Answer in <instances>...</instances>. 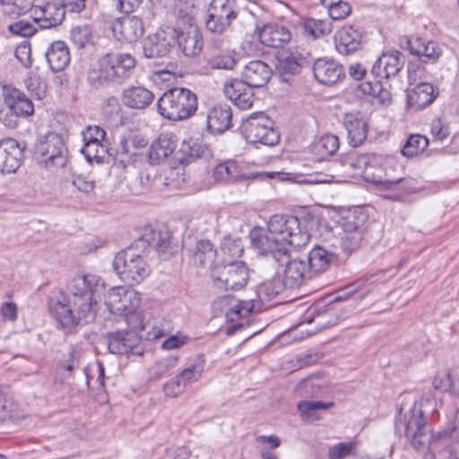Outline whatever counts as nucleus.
Here are the masks:
<instances>
[{
    "instance_id": "nucleus-1",
    "label": "nucleus",
    "mask_w": 459,
    "mask_h": 459,
    "mask_svg": "<svg viewBox=\"0 0 459 459\" xmlns=\"http://www.w3.org/2000/svg\"><path fill=\"white\" fill-rule=\"evenodd\" d=\"M102 286L101 279L94 274L74 277L67 284L71 297L60 292L51 298V316L68 332L74 329L81 321L85 324L93 322L99 308L96 293Z\"/></svg>"
},
{
    "instance_id": "nucleus-2",
    "label": "nucleus",
    "mask_w": 459,
    "mask_h": 459,
    "mask_svg": "<svg viewBox=\"0 0 459 459\" xmlns=\"http://www.w3.org/2000/svg\"><path fill=\"white\" fill-rule=\"evenodd\" d=\"M252 245L267 255H273L278 249L290 247L299 248L306 246L310 235L300 227L298 217L289 214L272 215L267 228L255 227L249 232Z\"/></svg>"
},
{
    "instance_id": "nucleus-3",
    "label": "nucleus",
    "mask_w": 459,
    "mask_h": 459,
    "mask_svg": "<svg viewBox=\"0 0 459 459\" xmlns=\"http://www.w3.org/2000/svg\"><path fill=\"white\" fill-rule=\"evenodd\" d=\"M423 403H403L396 406L395 428L411 441L416 450L428 449L424 459H435V452L446 435L438 433L435 437L429 433L422 409Z\"/></svg>"
},
{
    "instance_id": "nucleus-4",
    "label": "nucleus",
    "mask_w": 459,
    "mask_h": 459,
    "mask_svg": "<svg viewBox=\"0 0 459 459\" xmlns=\"http://www.w3.org/2000/svg\"><path fill=\"white\" fill-rule=\"evenodd\" d=\"M135 64L130 54L107 53L90 65L87 80L96 88L106 83L122 84L132 76Z\"/></svg>"
},
{
    "instance_id": "nucleus-5",
    "label": "nucleus",
    "mask_w": 459,
    "mask_h": 459,
    "mask_svg": "<svg viewBox=\"0 0 459 459\" xmlns=\"http://www.w3.org/2000/svg\"><path fill=\"white\" fill-rule=\"evenodd\" d=\"M197 97L189 89L175 87L165 91L158 100V111L169 120L187 119L197 109Z\"/></svg>"
},
{
    "instance_id": "nucleus-6",
    "label": "nucleus",
    "mask_w": 459,
    "mask_h": 459,
    "mask_svg": "<svg viewBox=\"0 0 459 459\" xmlns=\"http://www.w3.org/2000/svg\"><path fill=\"white\" fill-rule=\"evenodd\" d=\"M133 245L118 252L113 260V268L120 279L129 285L142 282L150 273V267L145 260L135 251Z\"/></svg>"
},
{
    "instance_id": "nucleus-7",
    "label": "nucleus",
    "mask_w": 459,
    "mask_h": 459,
    "mask_svg": "<svg viewBox=\"0 0 459 459\" xmlns=\"http://www.w3.org/2000/svg\"><path fill=\"white\" fill-rule=\"evenodd\" d=\"M273 125V121L264 112H257L251 114L243 121L241 131L249 143L273 146L280 140Z\"/></svg>"
},
{
    "instance_id": "nucleus-8",
    "label": "nucleus",
    "mask_w": 459,
    "mask_h": 459,
    "mask_svg": "<svg viewBox=\"0 0 459 459\" xmlns=\"http://www.w3.org/2000/svg\"><path fill=\"white\" fill-rule=\"evenodd\" d=\"M212 278L214 285L220 290H238L247 285L249 272L242 261L224 262L212 269Z\"/></svg>"
},
{
    "instance_id": "nucleus-9",
    "label": "nucleus",
    "mask_w": 459,
    "mask_h": 459,
    "mask_svg": "<svg viewBox=\"0 0 459 459\" xmlns=\"http://www.w3.org/2000/svg\"><path fill=\"white\" fill-rule=\"evenodd\" d=\"M282 270V280L289 289L299 287L307 279L312 278L305 260L290 259V250L286 247L278 249L273 255H268Z\"/></svg>"
},
{
    "instance_id": "nucleus-10",
    "label": "nucleus",
    "mask_w": 459,
    "mask_h": 459,
    "mask_svg": "<svg viewBox=\"0 0 459 459\" xmlns=\"http://www.w3.org/2000/svg\"><path fill=\"white\" fill-rule=\"evenodd\" d=\"M35 152L48 168H63L67 161V149L62 136L56 133L46 134L36 145Z\"/></svg>"
},
{
    "instance_id": "nucleus-11",
    "label": "nucleus",
    "mask_w": 459,
    "mask_h": 459,
    "mask_svg": "<svg viewBox=\"0 0 459 459\" xmlns=\"http://www.w3.org/2000/svg\"><path fill=\"white\" fill-rule=\"evenodd\" d=\"M237 16L235 0H212L207 10L206 28L213 33L221 34Z\"/></svg>"
},
{
    "instance_id": "nucleus-12",
    "label": "nucleus",
    "mask_w": 459,
    "mask_h": 459,
    "mask_svg": "<svg viewBox=\"0 0 459 459\" xmlns=\"http://www.w3.org/2000/svg\"><path fill=\"white\" fill-rule=\"evenodd\" d=\"M105 338L110 353L139 356L143 352L142 346L143 335L139 336L136 333L127 330L115 331L108 333Z\"/></svg>"
},
{
    "instance_id": "nucleus-13",
    "label": "nucleus",
    "mask_w": 459,
    "mask_h": 459,
    "mask_svg": "<svg viewBox=\"0 0 459 459\" xmlns=\"http://www.w3.org/2000/svg\"><path fill=\"white\" fill-rule=\"evenodd\" d=\"M178 30L172 27L161 28L145 40L143 50L144 56L157 58L165 56L175 47Z\"/></svg>"
},
{
    "instance_id": "nucleus-14",
    "label": "nucleus",
    "mask_w": 459,
    "mask_h": 459,
    "mask_svg": "<svg viewBox=\"0 0 459 459\" xmlns=\"http://www.w3.org/2000/svg\"><path fill=\"white\" fill-rule=\"evenodd\" d=\"M105 304L111 313L122 315L128 309L137 308L140 298L137 292L127 290L124 287H114L108 290Z\"/></svg>"
},
{
    "instance_id": "nucleus-15",
    "label": "nucleus",
    "mask_w": 459,
    "mask_h": 459,
    "mask_svg": "<svg viewBox=\"0 0 459 459\" xmlns=\"http://www.w3.org/2000/svg\"><path fill=\"white\" fill-rule=\"evenodd\" d=\"M435 393L432 397H426L425 402H442L445 397L441 394L449 393L454 398L459 399V367L449 371L438 372L433 379Z\"/></svg>"
},
{
    "instance_id": "nucleus-16",
    "label": "nucleus",
    "mask_w": 459,
    "mask_h": 459,
    "mask_svg": "<svg viewBox=\"0 0 459 459\" xmlns=\"http://www.w3.org/2000/svg\"><path fill=\"white\" fill-rule=\"evenodd\" d=\"M255 33L262 45L272 48H282L291 39L290 30L277 23L257 25Z\"/></svg>"
},
{
    "instance_id": "nucleus-17",
    "label": "nucleus",
    "mask_w": 459,
    "mask_h": 459,
    "mask_svg": "<svg viewBox=\"0 0 459 459\" xmlns=\"http://www.w3.org/2000/svg\"><path fill=\"white\" fill-rule=\"evenodd\" d=\"M132 245L143 251L152 247L158 253L165 254L170 248V234L166 229L148 227Z\"/></svg>"
},
{
    "instance_id": "nucleus-18",
    "label": "nucleus",
    "mask_w": 459,
    "mask_h": 459,
    "mask_svg": "<svg viewBox=\"0 0 459 459\" xmlns=\"http://www.w3.org/2000/svg\"><path fill=\"white\" fill-rule=\"evenodd\" d=\"M22 149L13 138L0 140V172L14 173L21 166Z\"/></svg>"
},
{
    "instance_id": "nucleus-19",
    "label": "nucleus",
    "mask_w": 459,
    "mask_h": 459,
    "mask_svg": "<svg viewBox=\"0 0 459 459\" xmlns=\"http://www.w3.org/2000/svg\"><path fill=\"white\" fill-rule=\"evenodd\" d=\"M339 256V253L333 248L326 249L323 246H315L306 258L308 273L312 275L326 272Z\"/></svg>"
},
{
    "instance_id": "nucleus-20",
    "label": "nucleus",
    "mask_w": 459,
    "mask_h": 459,
    "mask_svg": "<svg viewBox=\"0 0 459 459\" xmlns=\"http://www.w3.org/2000/svg\"><path fill=\"white\" fill-rule=\"evenodd\" d=\"M253 88L241 79H233L225 83L223 92L237 107L248 109L255 100Z\"/></svg>"
},
{
    "instance_id": "nucleus-21",
    "label": "nucleus",
    "mask_w": 459,
    "mask_h": 459,
    "mask_svg": "<svg viewBox=\"0 0 459 459\" xmlns=\"http://www.w3.org/2000/svg\"><path fill=\"white\" fill-rule=\"evenodd\" d=\"M404 56L395 50L383 53L372 66L371 73L378 78L388 79L395 76L403 67Z\"/></svg>"
},
{
    "instance_id": "nucleus-22",
    "label": "nucleus",
    "mask_w": 459,
    "mask_h": 459,
    "mask_svg": "<svg viewBox=\"0 0 459 459\" xmlns=\"http://www.w3.org/2000/svg\"><path fill=\"white\" fill-rule=\"evenodd\" d=\"M362 37L359 28L344 25L334 33L335 48L342 55H351L359 48Z\"/></svg>"
},
{
    "instance_id": "nucleus-23",
    "label": "nucleus",
    "mask_w": 459,
    "mask_h": 459,
    "mask_svg": "<svg viewBox=\"0 0 459 459\" xmlns=\"http://www.w3.org/2000/svg\"><path fill=\"white\" fill-rule=\"evenodd\" d=\"M125 316L126 323L131 329L129 332L136 333L137 335H143L146 340H156L165 335V331L154 325L151 322L143 323V317L141 312L135 309H128L122 314Z\"/></svg>"
},
{
    "instance_id": "nucleus-24",
    "label": "nucleus",
    "mask_w": 459,
    "mask_h": 459,
    "mask_svg": "<svg viewBox=\"0 0 459 459\" xmlns=\"http://www.w3.org/2000/svg\"><path fill=\"white\" fill-rule=\"evenodd\" d=\"M342 124L351 146L357 147L365 142L368 133V125L360 112L346 113L342 118Z\"/></svg>"
},
{
    "instance_id": "nucleus-25",
    "label": "nucleus",
    "mask_w": 459,
    "mask_h": 459,
    "mask_svg": "<svg viewBox=\"0 0 459 459\" xmlns=\"http://www.w3.org/2000/svg\"><path fill=\"white\" fill-rule=\"evenodd\" d=\"M273 75L272 68L262 60L248 62L241 72V80L251 87L261 88L267 84Z\"/></svg>"
},
{
    "instance_id": "nucleus-26",
    "label": "nucleus",
    "mask_w": 459,
    "mask_h": 459,
    "mask_svg": "<svg viewBox=\"0 0 459 459\" xmlns=\"http://www.w3.org/2000/svg\"><path fill=\"white\" fill-rule=\"evenodd\" d=\"M405 48L424 63H436L442 55L437 43L421 38L405 39Z\"/></svg>"
},
{
    "instance_id": "nucleus-27",
    "label": "nucleus",
    "mask_w": 459,
    "mask_h": 459,
    "mask_svg": "<svg viewBox=\"0 0 459 459\" xmlns=\"http://www.w3.org/2000/svg\"><path fill=\"white\" fill-rule=\"evenodd\" d=\"M34 14V23L41 29H51L63 22L65 10L63 4L48 3L43 6H37Z\"/></svg>"
},
{
    "instance_id": "nucleus-28",
    "label": "nucleus",
    "mask_w": 459,
    "mask_h": 459,
    "mask_svg": "<svg viewBox=\"0 0 459 459\" xmlns=\"http://www.w3.org/2000/svg\"><path fill=\"white\" fill-rule=\"evenodd\" d=\"M232 110L228 104L212 107L206 115L207 129L212 134H222L231 127Z\"/></svg>"
},
{
    "instance_id": "nucleus-29",
    "label": "nucleus",
    "mask_w": 459,
    "mask_h": 459,
    "mask_svg": "<svg viewBox=\"0 0 459 459\" xmlns=\"http://www.w3.org/2000/svg\"><path fill=\"white\" fill-rule=\"evenodd\" d=\"M144 30V21L136 15L119 19L114 27V31L120 34V39L129 43L141 39Z\"/></svg>"
},
{
    "instance_id": "nucleus-30",
    "label": "nucleus",
    "mask_w": 459,
    "mask_h": 459,
    "mask_svg": "<svg viewBox=\"0 0 459 459\" xmlns=\"http://www.w3.org/2000/svg\"><path fill=\"white\" fill-rule=\"evenodd\" d=\"M316 79L322 84L332 85L336 83L344 74L341 65L333 60L318 58L313 65Z\"/></svg>"
},
{
    "instance_id": "nucleus-31",
    "label": "nucleus",
    "mask_w": 459,
    "mask_h": 459,
    "mask_svg": "<svg viewBox=\"0 0 459 459\" xmlns=\"http://www.w3.org/2000/svg\"><path fill=\"white\" fill-rule=\"evenodd\" d=\"M375 154L350 152L342 159V164L349 172L362 176L368 180H370V173L368 170L372 168V162L375 161Z\"/></svg>"
},
{
    "instance_id": "nucleus-32",
    "label": "nucleus",
    "mask_w": 459,
    "mask_h": 459,
    "mask_svg": "<svg viewBox=\"0 0 459 459\" xmlns=\"http://www.w3.org/2000/svg\"><path fill=\"white\" fill-rule=\"evenodd\" d=\"M177 147L175 135L171 133H162L152 143L148 152L151 164H159L173 153Z\"/></svg>"
},
{
    "instance_id": "nucleus-33",
    "label": "nucleus",
    "mask_w": 459,
    "mask_h": 459,
    "mask_svg": "<svg viewBox=\"0 0 459 459\" xmlns=\"http://www.w3.org/2000/svg\"><path fill=\"white\" fill-rule=\"evenodd\" d=\"M434 86L429 82H420L407 90V103L416 110L424 108L437 98Z\"/></svg>"
},
{
    "instance_id": "nucleus-34",
    "label": "nucleus",
    "mask_w": 459,
    "mask_h": 459,
    "mask_svg": "<svg viewBox=\"0 0 459 459\" xmlns=\"http://www.w3.org/2000/svg\"><path fill=\"white\" fill-rule=\"evenodd\" d=\"M154 99L153 92L143 86H130L125 89L122 93L123 104L134 109L147 108L152 103Z\"/></svg>"
},
{
    "instance_id": "nucleus-35",
    "label": "nucleus",
    "mask_w": 459,
    "mask_h": 459,
    "mask_svg": "<svg viewBox=\"0 0 459 459\" xmlns=\"http://www.w3.org/2000/svg\"><path fill=\"white\" fill-rule=\"evenodd\" d=\"M176 44L186 56H197L202 50L203 39L196 27L190 26L186 31H178Z\"/></svg>"
},
{
    "instance_id": "nucleus-36",
    "label": "nucleus",
    "mask_w": 459,
    "mask_h": 459,
    "mask_svg": "<svg viewBox=\"0 0 459 459\" xmlns=\"http://www.w3.org/2000/svg\"><path fill=\"white\" fill-rule=\"evenodd\" d=\"M365 233L362 231H351L341 230L335 237L332 247L336 252L340 249L345 255H350L357 251L362 243Z\"/></svg>"
},
{
    "instance_id": "nucleus-37",
    "label": "nucleus",
    "mask_w": 459,
    "mask_h": 459,
    "mask_svg": "<svg viewBox=\"0 0 459 459\" xmlns=\"http://www.w3.org/2000/svg\"><path fill=\"white\" fill-rule=\"evenodd\" d=\"M372 181L380 189L393 191L394 193L386 197L394 201L403 200L407 195L412 193L414 189L410 178L375 179L373 178Z\"/></svg>"
},
{
    "instance_id": "nucleus-38",
    "label": "nucleus",
    "mask_w": 459,
    "mask_h": 459,
    "mask_svg": "<svg viewBox=\"0 0 459 459\" xmlns=\"http://www.w3.org/2000/svg\"><path fill=\"white\" fill-rule=\"evenodd\" d=\"M46 58L53 72H61L70 62L69 49L65 42L55 41L48 49Z\"/></svg>"
},
{
    "instance_id": "nucleus-39",
    "label": "nucleus",
    "mask_w": 459,
    "mask_h": 459,
    "mask_svg": "<svg viewBox=\"0 0 459 459\" xmlns=\"http://www.w3.org/2000/svg\"><path fill=\"white\" fill-rule=\"evenodd\" d=\"M368 219V215L361 206L353 207L346 211L342 216L340 229L365 233V223Z\"/></svg>"
},
{
    "instance_id": "nucleus-40",
    "label": "nucleus",
    "mask_w": 459,
    "mask_h": 459,
    "mask_svg": "<svg viewBox=\"0 0 459 459\" xmlns=\"http://www.w3.org/2000/svg\"><path fill=\"white\" fill-rule=\"evenodd\" d=\"M304 321L310 324L316 323L319 330L328 328L337 322V316L332 307L321 309L320 304L309 307Z\"/></svg>"
},
{
    "instance_id": "nucleus-41",
    "label": "nucleus",
    "mask_w": 459,
    "mask_h": 459,
    "mask_svg": "<svg viewBox=\"0 0 459 459\" xmlns=\"http://www.w3.org/2000/svg\"><path fill=\"white\" fill-rule=\"evenodd\" d=\"M212 175L214 180L221 183H234L245 179L238 163L234 160L218 164L214 168Z\"/></svg>"
},
{
    "instance_id": "nucleus-42",
    "label": "nucleus",
    "mask_w": 459,
    "mask_h": 459,
    "mask_svg": "<svg viewBox=\"0 0 459 459\" xmlns=\"http://www.w3.org/2000/svg\"><path fill=\"white\" fill-rule=\"evenodd\" d=\"M279 69L282 74H297L305 63V58L298 52L282 50L277 54Z\"/></svg>"
},
{
    "instance_id": "nucleus-43",
    "label": "nucleus",
    "mask_w": 459,
    "mask_h": 459,
    "mask_svg": "<svg viewBox=\"0 0 459 459\" xmlns=\"http://www.w3.org/2000/svg\"><path fill=\"white\" fill-rule=\"evenodd\" d=\"M216 250L211 241L202 239L196 243L193 251V261L199 266L211 267L216 257Z\"/></svg>"
},
{
    "instance_id": "nucleus-44",
    "label": "nucleus",
    "mask_w": 459,
    "mask_h": 459,
    "mask_svg": "<svg viewBox=\"0 0 459 459\" xmlns=\"http://www.w3.org/2000/svg\"><path fill=\"white\" fill-rule=\"evenodd\" d=\"M238 62V55L232 50L215 53L208 59L211 68L220 70H233Z\"/></svg>"
},
{
    "instance_id": "nucleus-45",
    "label": "nucleus",
    "mask_w": 459,
    "mask_h": 459,
    "mask_svg": "<svg viewBox=\"0 0 459 459\" xmlns=\"http://www.w3.org/2000/svg\"><path fill=\"white\" fill-rule=\"evenodd\" d=\"M205 359L203 354H199L195 361L186 368L182 370L176 377L178 381L186 386V384L197 381L204 371Z\"/></svg>"
},
{
    "instance_id": "nucleus-46",
    "label": "nucleus",
    "mask_w": 459,
    "mask_h": 459,
    "mask_svg": "<svg viewBox=\"0 0 459 459\" xmlns=\"http://www.w3.org/2000/svg\"><path fill=\"white\" fill-rule=\"evenodd\" d=\"M82 152L89 162L101 163L108 156V149L105 141L85 143L82 148Z\"/></svg>"
},
{
    "instance_id": "nucleus-47",
    "label": "nucleus",
    "mask_w": 459,
    "mask_h": 459,
    "mask_svg": "<svg viewBox=\"0 0 459 459\" xmlns=\"http://www.w3.org/2000/svg\"><path fill=\"white\" fill-rule=\"evenodd\" d=\"M324 384L325 379L323 377L311 376L298 384L296 392L300 397L308 399L317 394L322 389Z\"/></svg>"
},
{
    "instance_id": "nucleus-48",
    "label": "nucleus",
    "mask_w": 459,
    "mask_h": 459,
    "mask_svg": "<svg viewBox=\"0 0 459 459\" xmlns=\"http://www.w3.org/2000/svg\"><path fill=\"white\" fill-rule=\"evenodd\" d=\"M304 32L314 39H318L331 33L333 28L331 22L314 18L307 19L303 23Z\"/></svg>"
},
{
    "instance_id": "nucleus-49",
    "label": "nucleus",
    "mask_w": 459,
    "mask_h": 459,
    "mask_svg": "<svg viewBox=\"0 0 459 459\" xmlns=\"http://www.w3.org/2000/svg\"><path fill=\"white\" fill-rule=\"evenodd\" d=\"M285 289H289L285 281L281 278L273 277L272 280L263 282L258 286L257 292L264 299H272L281 293Z\"/></svg>"
},
{
    "instance_id": "nucleus-50",
    "label": "nucleus",
    "mask_w": 459,
    "mask_h": 459,
    "mask_svg": "<svg viewBox=\"0 0 459 459\" xmlns=\"http://www.w3.org/2000/svg\"><path fill=\"white\" fill-rule=\"evenodd\" d=\"M429 145V139L421 134H411L402 149V154L406 157H414L422 152Z\"/></svg>"
},
{
    "instance_id": "nucleus-51",
    "label": "nucleus",
    "mask_w": 459,
    "mask_h": 459,
    "mask_svg": "<svg viewBox=\"0 0 459 459\" xmlns=\"http://www.w3.org/2000/svg\"><path fill=\"white\" fill-rule=\"evenodd\" d=\"M70 39L77 48H84L92 44V30L89 25L73 27L70 31Z\"/></svg>"
},
{
    "instance_id": "nucleus-52",
    "label": "nucleus",
    "mask_w": 459,
    "mask_h": 459,
    "mask_svg": "<svg viewBox=\"0 0 459 459\" xmlns=\"http://www.w3.org/2000/svg\"><path fill=\"white\" fill-rule=\"evenodd\" d=\"M340 145L339 138L333 134H325L316 143L315 149L322 157L335 153Z\"/></svg>"
},
{
    "instance_id": "nucleus-53",
    "label": "nucleus",
    "mask_w": 459,
    "mask_h": 459,
    "mask_svg": "<svg viewBox=\"0 0 459 459\" xmlns=\"http://www.w3.org/2000/svg\"><path fill=\"white\" fill-rule=\"evenodd\" d=\"M178 365V358L169 356L156 361L150 368V374L154 377H163L169 375Z\"/></svg>"
},
{
    "instance_id": "nucleus-54",
    "label": "nucleus",
    "mask_w": 459,
    "mask_h": 459,
    "mask_svg": "<svg viewBox=\"0 0 459 459\" xmlns=\"http://www.w3.org/2000/svg\"><path fill=\"white\" fill-rule=\"evenodd\" d=\"M333 403H298V411L303 420L315 421L320 419L318 411L328 410Z\"/></svg>"
},
{
    "instance_id": "nucleus-55",
    "label": "nucleus",
    "mask_w": 459,
    "mask_h": 459,
    "mask_svg": "<svg viewBox=\"0 0 459 459\" xmlns=\"http://www.w3.org/2000/svg\"><path fill=\"white\" fill-rule=\"evenodd\" d=\"M203 152L197 143L190 145L184 143L182 148L176 152V159L182 164H188L200 158Z\"/></svg>"
},
{
    "instance_id": "nucleus-56",
    "label": "nucleus",
    "mask_w": 459,
    "mask_h": 459,
    "mask_svg": "<svg viewBox=\"0 0 459 459\" xmlns=\"http://www.w3.org/2000/svg\"><path fill=\"white\" fill-rule=\"evenodd\" d=\"M3 97L4 104L10 112L15 105L19 104L26 97V94L15 87L4 85L3 87Z\"/></svg>"
},
{
    "instance_id": "nucleus-57",
    "label": "nucleus",
    "mask_w": 459,
    "mask_h": 459,
    "mask_svg": "<svg viewBox=\"0 0 459 459\" xmlns=\"http://www.w3.org/2000/svg\"><path fill=\"white\" fill-rule=\"evenodd\" d=\"M9 30L15 35L30 37L37 31V29L34 23L29 21L21 20L11 24L9 26Z\"/></svg>"
},
{
    "instance_id": "nucleus-58",
    "label": "nucleus",
    "mask_w": 459,
    "mask_h": 459,
    "mask_svg": "<svg viewBox=\"0 0 459 459\" xmlns=\"http://www.w3.org/2000/svg\"><path fill=\"white\" fill-rule=\"evenodd\" d=\"M83 143L105 141L106 132L99 126H88L82 132Z\"/></svg>"
},
{
    "instance_id": "nucleus-59",
    "label": "nucleus",
    "mask_w": 459,
    "mask_h": 459,
    "mask_svg": "<svg viewBox=\"0 0 459 459\" xmlns=\"http://www.w3.org/2000/svg\"><path fill=\"white\" fill-rule=\"evenodd\" d=\"M30 6V0H10L4 6V12L8 14L20 15L26 13Z\"/></svg>"
},
{
    "instance_id": "nucleus-60",
    "label": "nucleus",
    "mask_w": 459,
    "mask_h": 459,
    "mask_svg": "<svg viewBox=\"0 0 459 459\" xmlns=\"http://www.w3.org/2000/svg\"><path fill=\"white\" fill-rule=\"evenodd\" d=\"M11 116L18 117H29L34 113V105L32 101L26 96L22 101L15 105L13 109L10 111Z\"/></svg>"
},
{
    "instance_id": "nucleus-61",
    "label": "nucleus",
    "mask_w": 459,
    "mask_h": 459,
    "mask_svg": "<svg viewBox=\"0 0 459 459\" xmlns=\"http://www.w3.org/2000/svg\"><path fill=\"white\" fill-rule=\"evenodd\" d=\"M431 134L435 140L443 141L450 134L449 127L440 118H435L431 123Z\"/></svg>"
},
{
    "instance_id": "nucleus-62",
    "label": "nucleus",
    "mask_w": 459,
    "mask_h": 459,
    "mask_svg": "<svg viewBox=\"0 0 459 459\" xmlns=\"http://www.w3.org/2000/svg\"><path fill=\"white\" fill-rule=\"evenodd\" d=\"M30 52L28 44H21L15 48L14 56L25 68L31 66Z\"/></svg>"
},
{
    "instance_id": "nucleus-63",
    "label": "nucleus",
    "mask_w": 459,
    "mask_h": 459,
    "mask_svg": "<svg viewBox=\"0 0 459 459\" xmlns=\"http://www.w3.org/2000/svg\"><path fill=\"white\" fill-rule=\"evenodd\" d=\"M351 12V7L347 2L339 3V4L330 8L328 11L332 20L345 19Z\"/></svg>"
},
{
    "instance_id": "nucleus-64",
    "label": "nucleus",
    "mask_w": 459,
    "mask_h": 459,
    "mask_svg": "<svg viewBox=\"0 0 459 459\" xmlns=\"http://www.w3.org/2000/svg\"><path fill=\"white\" fill-rule=\"evenodd\" d=\"M351 450V446L346 443H339L331 446L328 450L329 459H342L347 456Z\"/></svg>"
}]
</instances>
